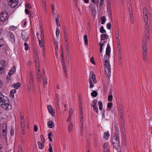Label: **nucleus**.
Returning a JSON list of instances; mask_svg holds the SVG:
<instances>
[{"label":"nucleus","mask_w":152,"mask_h":152,"mask_svg":"<svg viewBox=\"0 0 152 152\" xmlns=\"http://www.w3.org/2000/svg\"><path fill=\"white\" fill-rule=\"evenodd\" d=\"M21 126L22 129V131H23L24 130V128L25 127V124H21Z\"/></svg>","instance_id":"nucleus-53"},{"label":"nucleus","mask_w":152,"mask_h":152,"mask_svg":"<svg viewBox=\"0 0 152 152\" xmlns=\"http://www.w3.org/2000/svg\"><path fill=\"white\" fill-rule=\"evenodd\" d=\"M130 15V20L131 21V23L132 24H133L134 23V21L133 20V16H132V14H131Z\"/></svg>","instance_id":"nucleus-49"},{"label":"nucleus","mask_w":152,"mask_h":152,"mask_svg":"<svg viewBox=\"0 0 152 152\" xmlns=\"http://www.w3.org/2000/svg\"><path fill=\"white\" fill-rule=\"evenodd\" d=\"M110 136V134L108 132H106L104 133V137L105 139L107 140Z\"/></svg>","instance_id":"nucleus-26"},{"label":"nucleus","mask_w":152,"mask_h":152,"mask_svg":"<svg viewBox=\"0 0 152 152\" xmlns=\"http://www.w3.org/2000/svg\"><path fill=\"white\" fill-rule=\"evenodd\" d=\"M58 100H59L58 95V94H56V95H55V102L58 107H59V106Z\"/></svg>","instance_id":"nucleus-15"},{"label":"nucleus","mask_w":152,"mask_h":152,"mask_svg":"<svg viewBox=\"0 0 152 152\" xmlns=\"http://www.w3.org/2000/svg\"><path fill=\"white\" fill-rule=\"evenodd\" d=\"M25 12L27 14H30V12L27 9L25 10Z\"/></svg>","instance_id":"nucleus-58"},{"label":"nucleus","mask_w":152,"mask_h":152,"mask_svg":"<svg viewBox=\"0 0 152 152\" xmlns=\"http://www.w3.org/2000/svg\"><path fill=\"white\" fill-rule=\"evenodd\" d=\"M64 39H67V34L66 28L65 26H64Z\"/></svg>","instance_id":"nucleus-27"},{"label":"nucleus","mask_w":152,"mask_h":152,"mask_svg":"<svg viewBox=\"0 0 152 152\" xmlns=\"http://www.w3.org/2000/svg\"><path fill=\"white\" fill-rule=\"evenodd\" d=\"M66 55H69V51L68 50V48H66Z\"/></svg>","instance_id":"nucleus-61"},{"label":"nucleus","mask_w":152,"mask_h":152,"mask_svg":"<svg viewBox=\"0 0 152 152\" xmlns=\"http://www.w3.org/2000/svg\"><path fill=\"white\" fill-rule=\"evenodd\" d=\"M84 39L85 42V44L86 45H88V36L87 35H84Z\"/></svg>","instance_id":"nucleus-21"},{"label":"nucleus","mask_w":152,"mask_h":152,"mask_svg":"<svg viewBox=\"0 0 152 152\" xmlns=\"http://www.w3.org/2000/svg\"><path fill=\"white\" fill-rule=\"evenodd\" d=\"M98 104L99 105V108L100 110H102L103 109V106L102 104V102L101 101H99L98 102Z\"/></svg>","instance_id":"nucleus-25"},{"label":"nucleus","mask_w":152,"mask_h":152,"mask_svg":"<svg viewBox=\"0 0 152 152\" xmlns=\"http://www.w3.org/2000/svg\"><path fill=\"white\" fill-rule=\"evenodd\" d=\"M65 39V45L66 48H68V43L67 39Z\"/></svg>","instance_id":"nucleus-42"},{"label":"nucleus","mask_w":152,"mask_h":152,"mask_svg":"<svg viewBox=\"0 0 152 152\" xmlns=\"http://www.w3.org/2000/svg\"><path fill=\"white\" fill-rule=\"evenodd\" d=\"M56 33L57 37H58L60 34V31L58 27L56 28Z\"/></svg>","instance_id":"nucleus-30"},{"label":"nucleus","mask_w":152,"mask_h":152,"mask_svg":"<svg viewBox=\"0 0 152 152\" xmlns=\"http://www.w3.org/2000/svg\"><path fill=\"white\" fill-rule=\"evenodd\" d=\"M39 45L41 47L44 48V43L43 42V41H42V42L40 43L39 44Z\"/></svg>","instance_id":"nucleus-50"},{"label":"nucleus","mask_w":152,"mask_h":152,"mask_svg":"<svg viewBox=\"0 0 152 152\" xmlns=\"http://www.w3.org/2000/svg\"><path fill=\"white\" fill-rule=\"evenodd\" d=\"M37 78H41L42 75H41L40 73H37Z\"/></svg>","instance_id":"nucleus-45"},{"label":"nucleus","mask_w":152,"mask_h":152,"mask_svg":"<svg viewBox=\"0 0 152 152\" xmlns=\"http://www.w3.org/2000/svg\"><path fill=\"white\" fill-rule=\"evenodd\" d=\"M45 77L46 79L45 80H44L43 82V85L44 86V85H46L47 83V80H46V76H45Z\"/></svg>","instance_id":"nucleus-60"},{"label":"nucleus","mask_w":152,"mask_h":152,"mask_svg":"<svg viewBox=\"0 0 152 152\" xmlns=\"http://www.w3.org/2000/svg\"><path fill=\"white\" fill-rule=\"evenodd\" d=\"M91 61L92 64H95L94 59L93 57H92L91 58Z\"/></svg>","instance_id":"nucleus-51"},{"label":"nucleus","mask_w":152,"mask_h":152,"mask_svg":"<svg viewBox=\"0 0 152 152\" xmlns=\"http://www.w3.org/2000/svg\"><path fill=\"white\" fill-rule=\"evenodd\" d=\"M51 7L52 12V13H53V14H54V11L55 10L54 7V6L53 4L51 5Z\"/></svg>","instance_id":"nucleus-54"},{"label":"nucleus","mask_w":152,"mask_h":152,"mask_svg":"<svg viewBox=\"0 0 152 152\" xmlns=\"http://www.w3.org/2000/svg\"><path fill=\"white\" fill-rule=\"evenodd\" d=\"M80 130H81V134L82 135H83V123H81V126L80 127Z\"/></svg>","instance_id":"nucleus-33"},{"label":"nucleus","mask_w":152,"mask_h":152,"mask_svg":"<svg viewBox=\"0 0 152 152\" xmlns=\"http://www.w3.org/2000/svg\"><path fill=\"white\" fill-rule=\"evenodd\" d=\"M101 24H104L105 23L106 20L105 16H103L101 18Z\"/></svg>","instance_id":"nucleus-24"},{"label":"nucleus","mask_w":152,"mask_h":152,"mask_svg":"<svg viewBox=\"0 0 152 152\" xmlns=\"http://www.w3.org/2000/svg\"><path fill=\"white\" fill-rule=\"evenodd\" d=\"M92 107L93 108V109L94 111H95L97 113H98V107H97L96 105L93 106Z\"/></svg>","instance_id":"nucleus-37"},{"label":"nucleus","mask_w":152,"mask_h":152,"mask_svg":"<svg viewBox=\"0 0 152 152\" xmlns=\"http://www.w3.org/2000/svg\"><path fill=\"white\" fill-rule=\"evenodd\" d=\"M145 40H143V41H145V42H146L148 40L149 38V32H148V34H147L146 32H145Z\"/></svg>","instance_id":"nucleus-29"},{"label":"nucleus","mask_w":152,"mask_h":152,"mask_svg":"<svg viewBox=\"0 0 152 152\" xmlns=\"http://www.w3.org/2000/svg\"><path fill=\"white\" fill-rule=\"evenodd\" d=\"M109 37L106 34H102L101 35V41L107 39Z\"/></svg>","instance_id":"nucleus-13"},{"label":"nucleus","mask_w":152,"mask_h":152,"mask_svg":"<svg viewBox=\"0 0 152 152\" xmlns=\"http://www.w3.org/2000/svg\"><path fill=\"white\" fill-rule=\"evenodd\" d=\"M100 32L101 33H104L106 32L103 26H102L100 28Z\"/></svg>","instance_id":"nucleus-32"},{"label":"nucleus","mask_w":152,"mask_h":152,"mask_svg":"<svg viewBox=\"0 0 152 152\" xmlns=\"http://www.w3.org/2000/svg\"><path fill=\"white\" fill-rule=\"evenodd\" d=\"M14 129L12 127H11L10 130V135L11 136H13L14 135Z\"/></svg>","instance_id":"nucleus-38"},{"label":"nucleus","mask_w":152,"mask_h":152,"mask_svg":"<svg viewBox=\"0 0 152 152\" xmlns=\"http://www.w3.org/2000/svg\"><path fill=\"white\" fill-rule=\"evenodd\" d=\"M34 131L35 132H37V127L36 125H35L34 126Z\"/></svg>","instance_id":"nucleus-62"},{"label":"nucleus","mask_w":152,"mask_h":152,"mask_svg":"<svg viewBox=\"0 0 152 152\" xmlns=\"http://www.w3.org/2000/svg\"><path fill=\"white\" fill-rule=\"evenodd\" d=\"M98 93L96 91H94L91 93V95L93 97H96L97 96Z\"/></svg>","instance_id":"nucleus-28"},{"label":"nucleus","mask_w":152,"mask_h":152,"mask_svg":"<svg viewBox=\"0 0 152 152\" xmlns=\"http://www.w3.org/2000/svg\"><path fill=\"white\" fill-rule=\"evenodd\" d=\"M48 112L51 114L52 116H55V112L52 106L50 105H49L48 106Z\"/></svg>","instance_id":"nucleus-10"},{"label":"nucleus","mask_w":152,"mask_h":152,"mask_svg":"<svg viewBox=\"0 0 152 152\" xmlns=\"http://www.w3.org/2000/svg\"><path fill=\"white\" fill-rule=\"evenodd\" d=\"M9 5L12 8H14L18 3V0H7Z\"/></svg>","instance_id":"nucleus-5"},{"label":"nucleus","mask_w":152,"mask_h":152,"mask_svg":"<svg viewBox=\"0 0 152 152\" xmlns=\"http://www.w3.org/2000/svg\"><path fill=\"white\" fill-rule=\"evenodd\" d=\"M10 96L12 98H14V94H13V93H12V92H10Z\"/></svg>","instance_id":"nucleus-64"},{"label":"nucleus","mask_w":152,"mask_h":152,"mask_svg":"<svg viewBox=\"0 0 152 152\" xmlns=\"http://www.w3.org/2000/svg\"><path fill=\"white\" fill-rule=\"evenodd\" d=\"M110 47L108 43L106 48V54L104 58V65L105 68L104 72L106 77L109 78L111 73L110 65V63L109 59L110 55Z\"/></svg>","instance_id":"nucleus-1"},{"label":"nucleus","mask_w":152,"mask_h":152,"mask_svg":"<svg viewBox=\"0 0 152 152\" xmlns=\"http://www.w3.org/2000/svg\"><path fill=\"white\" fill-rule=\"evenodd\" d=\"M48 125L49 128H52L54 127V124L53 121L52 120L49 121L48 122Z\"/></svg>","instance_id":"nucleus-14"},{"label":"nucleus","mask_w":152,"mask_h":152,"mask_svg":"<svg viewBox=\"0 0 152 152\" xmlns=\"http://www.w3.org/2000/svg\"><path fill=\"white\" fill-rule=\"evenodd\" d=\"M119 32H118V36L116 37V42L117 45H118V48L120 47V48H121V45L120 44V40L119 38Z\"/></svg>","instance_id":"nucleus-16"},{"label":"nucleus","mask_w":152,"mask_h":152,"mask_svg":"<svg viewBox=\"0 0 152 152\" xmlns=\"http://www.w3.org/2000/svg\"><path fill=\"white\" fill-rule=\"evenodd\" d=\"M113 128L115 132L112 139V143L113 147L115 148L118 149L120 147L119 132L118 129L116 125H115Z\"/></svg>","instance_id":"nucleus-2"},{"label":"nucleus","mask_w":152,"mask_h":152,"mask_svg":"<svg viewBox=\"0 0 152 152\" xmlns=\"http://www.w3.org/2000/svg\"><path fill=\"white\" fill-rule=\"evenodd\" d=\"M35 66L36 70H38V72H40L39 63H38V64H36Z\"/></svg>","instance_id":"nucleus-39"},{"label":"nucleus","mask_w":152,"mask_h":152,"mask_svg":"<svg viewBox=\"0 0 152 152\" xmlns=\"http://www.w3.org/2000/svg\"><path fill=\"white\" fill-rule=\"evenodd\" d=\"M103 41L102 42H101L99 44V45L100 46V52L101 54H102V51L103 50V46H104V45L105 43L106 42V40H103Z\"/></svg>","instance_id":"nucleus-12"},{"label":"nucleus","mask_w":152,"mask_h":152,"mask_svg":"<svg viewBox=\"0 0 152 152\" xmlns=\"http://www.w3.org/2000/svg\"><path fill=\"white\" fill-rule=\"evenodd\" d=\"M97 99L94 100L92 102V107H93V106H96V104H97Z\"/></svg>","instance_id":"nucleus-36"},{"label":"nucleus","mask_w":152,"mask_h":152,"mask_svg":"<svg viewBox=\"0 0 152 152\" xmlns=\"http://www.w3.org/2000/svg\"><path fill=\"white\" fill-rule=\"evenodd\" d=\"M99 0H95V3H93L95 4L97 6L99 4Z\"/></svg>","instance_id":"nucleus-63"},{"label":"nucleus","mask_w":152,"mask_h":152,"mask_svg":"<svg viewBox=\"0 0 152 152\" xmlns=\"http://www.w3.org/2000/svg\"><path fill=\"white\" fill-rule=\"evenodd\" d=\"M58 16H59L58 15H57V17L58 18H56V24H57V26H61V25L60 24V23L59 21V19L58 18Z\"/></svg>","instance_id":"nucleus-31"},{"label":"nucleus","mask_w":152,"mask_h":152,"mask_svg":"<svg viewBox=\"0 0 152 152\" xmlns=\"http://www.w3.org/2000/svg\"><path fill=\"white\" fill-rule=\"evenodd\" d=\"M26 7L28 8H31V6L30 4L28 3H27L25 5Z\"/></svg>","instance_id":"nucleus-47"},{"label":"nucleus","mask_w":152,"mask_h":152,"mask_svg":"<svg viewBox=\"0 0 152 152\" xmlns=\"http://www.w3.org/2000/svg\"><path fill=\"white\" fill-rule=\"evenodd\" d=\"M24 45L25 46V49L26 50H27L29 48V47H28L29 45L27 43L25 42L24 44Z\"/></svg>","instance_id":"nucleus-34"},{"label":"nucleus","mask_w":152,"mask_h":152,"mask_svg":"<svg viewBox=\"0 0 152 152\" xmlns=\"http://www.w3.org/2000/svg\"><path fill=\"white\" fill-rule=\"evenodd\" d=\"M73 113V110L72 108H71L69 110V116H72Z\"/></svg>","instance_id":"nucleus-43"},{"label":"nucleus","mask_w":152,"mask_h":152,"mask_svg":"<svg viewBox=\"0 0 152 152\" xmlns=\"http://www.w3.org/2000/svg\"><path fill=\"white\" fill-rule=\"evenodd\" d=\"M71 116H69V117L67 120V122H70H70H71Z\"/></svg>","instance_id":"nucleus-56"},{"label":"nucleus","mask_w":152,"mask_h":152,"mask_svg":"<svg viewBox=\"0 0 152 152\" xmlns=\"http://www.w3.org/2000/svg\"><path fill=\"white\" fill-rule=\"evenodd\" d=\"M89 8L91 11L92 16L94 17L95 16L96 11L95 7L92 5H90L89 6Z\"/></svg>","instance_id":"nucleus-11"},{"label":"nucleus","mask_w":152,"mask_h":152,"mask_svg":"<svg viewBox=\"0 0 152 152\" xmlns=\"http://www.w3.org/2000/svg\"><path fill=\"white\" fill-rule=\"evenodd\" d=\"M6 66L5 61L2 60L0 62V74H1L4 72V67Z\"/></svg>","instance_id":"nucleus-6"},{"label":"nucleus","mask_w":152,"mask_h":152,"mask_svg":"<svg viewBox=\"0 0 152 152\" xmlns=\"http://www.w3.org/2000/svg\"><path fill=\"white\" fill-rule=\"evenodd\" d=\"M143 18L144 22L145 23H148V19L147 15L146 14H145V15H143Z\"/></svg>","instance_id":"nucleus-22"},{"label":"nucleus","mask_w":152,"mask_h":152,"mask_svg":"<svg viewBox=\"0 0 152 152\" xmlns=\"http://www.w3.org/2000/svg\"><path fill=\"white\" fill-rule=\"evenodd\" d=\"M15 72V66H14L12 67L11 68V69L10 70L9 72L8 73V75L7 76V79L10 78V77L13 75L14 74Z\"/></svg>","instance_id":"nucleus-7"},{"label":"nucleus","mask_w":152,"mask_h":152,"mask_svg":"<svg viewBox=\"0 0 152 152\" xmlns=\"http://www.w3.org/2000/svg\"><path fill=\"white\" fill-rule=\"evenodd\" d=\"M1 17H0L1 21L3 22H8V20L10 14L8 13V12L6 10H4L1 12L0 13Z\"/></svg>","instance_id":"nucleus-3"},{"label":"nucleus","mask_w":152,"mask_h":152,"mask_svg":"<svg viewBox=\"0 0 152 152\" xmlns=\"http://www.w3.org/2000/svg\"><path fill=\"white\" fill-rule=\"evenodd\" d=\"M142 47L143 54H147V43L145 41H143L142 43Z\"/></svg>","instance_id":"nucleus-8"},{"label":"nucleus","mask_w":152,"mask_h":152,"mask_svg":"<svg viewBox=\"0 0 152 152\" xmlns=\"http://www.w3.org/2000/svg\"><path fill=\"white\" fill-rule=\"evenodd\" d=\"M103 147L104 148V149H106L107 147V144L106 143H104L103 146Z\"/></svg>","instance_id":"nucleus-55"},{"label":"nucleus","mask_w":152,"mask_h":152,"mask_svg":"<svg viewBox=\"0 0 152 152\" xmlns=\"http://www.w3.org/2000/svg\"><path fill=\"white\" fill-rule=\"evenodd\" d=\"M147 55V54H145L144 53V54H143V60L145 61L146 59V56Z\"/></svg>","instance_id":"nucleus-57"},{"label":"nucleus","mask_w":152,"mask_h":152,"mask_svg":"<svg viewBox=\"0 0 152 152\" xmlns=\"http://www.w3.org/2000/svg\"><path fill=\"white\" fill-rule=\"evenodd\" d=\"M40 137L41 139V142H42V139H43V143H44L45 142V139L44 137L42 135H41V136H40Z\"/></svg>","instance_id":"nucleus-52"},{"label":"nucleus","mask_w":152,"mask_h":152,"mask_svg":"<svg viewBox=\"0 0 152 152\" xmlns=\"http://www.w3.org/2000/svg\"><path fill=\"white\" fill-rule=\"evenodd\" d=\"M30 80L31 82L33 81H34V78L33 76V75L32 74V73L31 72V71H30Z\"/></svg>","instance_id":"nucleus-41"},{"label":"nucleus","mask_w":152,"mask_h":152,"mask_svg":"<svg viewBox=\"0 0 152 152\" xmlns=\"http://www.w3.org/2000/svg\"><path fill=\"white\" fill-rule=\"evenodd\" d=\"M118 59H119L118 62L120 63V66H122V60H121V58H118Z\"/></svg>","instance_id":"nucleus-59"},{"label":"nucleus","mask_w":152,"mask_h":152,"mask_svg":"<svg viewBox=\"0 0 152 152\" xmlns=\"http://www.w3.org/2000/svg\"><path fill=\"white\" fill-rule=\"evenodd\" d=\"M119 112L120 114H121V115H123V108L122 106H120L119 107Z\"/></svg>","instance_id":"nucleus-35"},{"label":"nucleus","mask_w":152,"mask_h":152,"mask_svg":"<svg viewBox=\"0 0 152 152\" xmlns=\"http://www.w3.org/2000/svg\"><path fill=\"white\" fill-rule=\"evenodd\" d=\"M73 126V124L71 122H70V124H69V126L68 127V130L69 132H70L72 131Z\"/></svg>","instance_id":"nucleus-19"},{"label":"nucleus","mask_w":152,"mask_h":152,"mask_svg":"<svg viewBox=\"0 0 152 152\" xmlns=\"http://www.w3.org/2000/svg\"><path fill=\"white\" fill-rule=\"evenodd\" d=\"M90 74L91 75L92 74V76H90L89 77V83L90 84L89 88H92L94 86V85L92 82V80H93L94 83H96V79L95 75L94 74L93 71L91 72Z\"/></svg>","instance_id":"nucleus-4"},{"label":"nucleus","mask_w":152,"mask_h":152,"mask_svg":"<svg viewBox=\"0 0 152 152\" xmlns=\"http://www.w3.org/2000/svg\"><path fill=\"white\" fill-rule=\"evenodd\" d=\"M113 104L112 102L109 103L107 104V107L108 108H111L112 107Z\"/></svg>","instance_id":"nucleus-46"},{"label":"nucleus","mask_w":152,"mask_h":152,"mask_svg":"<svg viewBox=\"0 0 152 152\" xmlns=\"http://www.w3.org/2000/svg\"><path fill=\"white\" fill-rule=\"evenodd\" d=\"M38 144L39 145V148L40 149H42L44 147V143H42V142H40V141L38 142Z\"/></svg>","instance_id":"nucleus-18"},{"label":"nucleus","mask_w":152,"mask_h":152,"mask_svg":"<svg viewBox=\"0 0 152 152\" xmlns=\"http://www.w3.org/2000/svg\"><path fill=\"white\" fill-rule=\"evenodd\" d=\"M22 38L24 42H26L28 39V36L27 34L25 31L21 33Z\"/></svg>","instance_id":"nucleus-9"},{"label":"nucleus","mask_w":152,"mask_h":152,"mask_svg":"<svg viewBox=\"0 0 152 152\" xmlns=\"http://www.w3.org/2000/svg\"><path fill=\"white\" fill-rule=\"evenodd\" d=\"M113 96L112 95H109L108 97V101L110 102L112 101L113 99Z\"/></svg>","instance_id":"nucleus-44"},{"label":"nucleus","mask_w":152,"mask_h":152,"mask_svg":"<svg viewBox=\"0 0 152 152\" xmlns=\"http://www.w3.org/2000/svg\"><path fill=\"white\" fill-rule=\"evenodd\" d=\"M146 23L145 26V32H146L148 34L149 32V26L148 23Z\"/></svg>","instance_id":"nucleus-20"},{"label":"nucleus","mask_w":152,"mask_h":152,"mask_svg":"<svg viewBox=\"0 0 152 152\" xmlns=\"http://www.w3.org/2000/svg\"><path fill=\"white\" fill-rule=\"evenodd\" d=\"M111 25L110 23H108L107 24V29H110L111 28Z\"/></svg>","instance_id":"nucleus-48"},{"label":"nucleus","mask_w":152,"mask_h":152,"mask_svg":"<svg viewBox=\"0 0 152 152\" xmlns=\"http://www.w3.org/2000/svg\"><path fill=\"white\" fill-rule=\"evenodd\" d=\"M121 48H120V47L118 48V58H121Z\"/></svg>","instance_id":"nucleus-23"},{"label":"nucleus","mask_w":152,"mask_h":152,"mask_svg":"<svg viewBox=\"0 0 152 152\" xmlns=\"http://www.w3.org/2000/svg\"><path fill=\"white\" fill-rule=\"evenodd\" d=\"M20 83L18 82L16 83L13 84L12 86L15 89H17L20 86Z\"/></svg>","instance_id":"nucleus-17"},{"label":"nucleus","mask_w":152,"mask_h":152,"mask_svg":"<svg viewBox=\"0 0 152 152\" xmlns=\"http://www.w3.org/2000/svg\"><path fill=\"white\" fill-rule=\"evenodd\" d=\"M42 3L43 6L44 10L46 11L47 10V8L45 1H42Z\"/></svg>","instance_id":"nucleus-40"}]
</instances>
